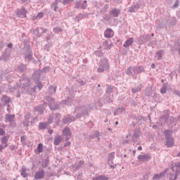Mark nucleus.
<instances>
[{
	"label": "nucleus",
	"instance_id": "29",
	"mask_svg": "<svg viewBox=\"0 0 180 180\" xmlns=\"http://www.w3.org/2000/svg\"><path fill=\"white\" fill-rule=\"evenodd\" d=\"M44 176V171L41 170V171L37 172L34 174V179H37V180L41 179V178H43Z\"/></svg>",
	"mask_w": 180,
	"mask_h": 180
},
{
	"label": "nucleus",
	"instance_id": "13",
	"mask_svg": "<svg viewBox=\"0 0 180 180\" xmlns=\"http://www.w3.org/2000/svg\"><path fill=\"white\" fill-rule=\"evenodd\" d=\"M169 169L166 168L163 172L160 174H155L153 178V180H160L162 178H165V175Z\"/></svg>",
	"mask_w": 180,
	"mask_h": 180
},
{
	"label": "nucleus",
	"instance_id": "2",
	"mask_svg": "<svg viewBox=\"0 0 180 180\" xmlns=\"http://www.w3.org/2000/svg\"><path fill=\"white\" fill-rule=\"evenodd\" d=\"M89 108L84 105H79L75 108L74 115L76 114V119H81L82 116H88L89 115Z\"/></svg>",
	"mask_w": 180,
	"mask_h": 180
},
{
	"label": "nucleus",
	"instance_id": "24",
	"mask_svg": "<svg viewBox=\"0 0 180 180\" xmlns=\"http://www.w3.org/2000/svg\"><path fill=\"white\" fill-rule=\"evenodd\" d=\"M113 34V30H112L111 29L106 30L104 32V36L106 39H111Z\"/></svg>",
	"mask_w": 180,
	"mask_h": 180
},
{
	"label": "nucleus",
	"instance_id": "60",
	"mask_svg": "<svg viewBox=\"0 0 180 180\" xmlns=\"http://www.w3.org/2000/svg\"><path fill=\"white\" fill-rule=\"evenodd\" d=\"M161 94H167V88L165 87H162L160 89Z\"/></svg>",
	"mask_w": 180,
	"mask_h": 180
},
{
	"label": "nucleus",
	"instance_id": "52",
	"mask_svg": "<svg viewBox=\"0 0 180 180\" xmlns=\"http://www.w3.org/2000/svg\"><path fill=\"white\" fill-rule=\"evenodd\" d=\"M21 175L23 176V178H27V174L26 173V169H22L21 170Z\"/></svg>",
	"mask_w": 180,
	"mask_h": 180
},
{
	"label": "nucleus",
	"instance_id": "49",
	"mask_svg": "<svg viewBox=\"0 0 180 180\" xmlns=\"http://www.w3.org/2000/svg\"><path fill=\"white\" fill-rule=\"evenodd\" d=\"M116 110L118 114L122 113V112H126V109H124V107H119Z\"/></svg>",
	"mask_w": 180,
	"mask_h": 180
},
{
	"label": "nucleus",
	"instance_id": "28",
	"mask_svg": "<svg viewBox=\"0 0 180 180\" xmlns=\"http://www.w3.org/2000/svg\"><path fill=\"white\" fill-rule=\"evenodd\" d=\"M140 9V6L139 4H134V6L129 7L128 12H130V13H133L134 12H137Z\"/></svg>",
	"mask_w": 180,
	"mask_h": 180
},
{
	"label": "nucleus",
	"instance_id": "27",
	"mask_svg": "<svg viewBox=\"0 0 180 180\" xmlns=\"http://www.w3.org/2000/svg\"><path fill=\"white\" fill-rule=\"evenodd\" d=\"M140 40H142L141 43H146V41H150V40H151V36L148 34L141 35L140 37Z\"/></svg>",
	"mask_w": 180,
	"mask_h": 180
},
{
	"label": "nucleus",
	"instance_id": "25",
	"mask_svg": "<svg viewBox=\"0 0 180 180\" xmlns=\"http://www.w3.org/2000/svg\"><path fill=\"white\" fill-rule=\"evenodd\" d=\"M18 72H26L27 71V67L25 65L20 64L17 68Z\"/></svg>",
	"mask_w": 180,
	"mask_h": 180
},
{
	"label": "nucleus",
	"instance_id": "34",
	"mask_svg": "<svg viewBox=\"0 0 180 180\" xmlns=\"http://www.w3.org/2000/svg\"><path fill=\"white\" fill-rule=\"evenodd\" d=\"M1 102H4L5 105H8V103L11 102V98H9L8 96H3L1 98Z\"/></svg>",
	"mask_w": 180,
	"mask_h": 180
},
{
	"label": "nucleus",
	"instance_id": "37",
	"mask_svg": "<svg viewBox=\"0 0 180 180\" xmlns=\"http://www.w3.org/2000/svg\"><path fill=\"white\" fill-rule=\"evenodd\" d=\"M61 140H63V138H61V136H60L55 137L54 141H53L54 146H58V144L61 143Z\"/></svg>",
	"mask_w": 180,
	"mask_h": 180
},
{
	"label": "nucleus",
	"instance_id": "5",
	"mask_svg": "<svg viewBox=\"0 0 180 180\" xmlns=\"http://www.w3.org/2000/svg\"><path fill=\"white\" fill-rule=\"evenodd\" d=\"M31 81L30 78L26 77L25 75H22V77L20 79V88L22 89H25L27 88V86H30Z\"/></svg>",
	"mask_w": 180,
	"mask_h": 180
},
{
	"label": "nucleus",
	"instance_id": "15",
	"mask_svg": "<svg viewBox=\"0 0 180 180\" xmlns=\"http://www.w3.org/2000/svg\"><path fill=\"white\" fill-rule=\"evenodd\" d=\"M62 122L63 124L71 123V122H75V117L66 115L63 118Z\"/></svg>",
	"mask_w": 180,
	"mask_h": 180
},
{
	"label": "nucleus",
	"instance_id": "45",
	"mask_svg": "<svg viewBox=\"0 0 180 180\" xmlns=\"http://www.w3.org/2000/svg\"><path fill=\"white\" fill-rule=\"evenodd\" d=\"M114 158H115V152L110 153L108 155V162H110V161H113Z\"/></svg>",
	"mask_w": 180,
	"mask_h": 180
},
{
	"label": "nucleus",
	"instance_id": "8",
	"mask_svg": "<svg viewBox=\"0 0 180 180\" xmlns=\"http://www.w3.org/2000/svg\"><path fill=\"white\" fill-rule=\"evenodd\" d=\"M24 58L25 61H32L33 60V51L30 49L27 48L25 49Z\"/></svg>",
	"mask_w": 180,
	"mask_h": 180
},
{
	"label": "nucleus",
	"instance_id": "9",
	"mask_svg": "<svg viewBox=\"0 0 180 180\" xmlns=\"http://www.w3.org/2000/svg\"><path fill=\"white\" fill-rule=\"evenodd\" d=\"M60 119H61V114L60 113L55 114V116L50 115L48 118V123L51 124L54 120L56 122V123H60V122H61Z\"/></svg>",
	"mask_w": 180,
	"mask_h": 180
},
{
	"label": "nucleus",
	"instance_id": "18",
	"mask_svg": "<svg viewBox=\"0 0 180 180\" xmlns=\"http://www.w3.org/2000/svg\"><path fill=\"white\" fill-rule=\"evenodd\" d=\"M172 133H173L172 130H169V129L164 130L163 134H165V140L174 139V137H172Z\"/></svg>",
	"mask_w": 180,
	"mask_h": 180
},
{
	"label": "nucleus",
	"instance_id": "1",
	"mask_svg": "<svg viewBox=\"0 0 180 180\" xmlns=\"http://www.w3.org/2000/svg\"><path fill=\"white\" fill-rule=\"evenodd\" d=\"M145 71L146 70L143 66H130L127 69L126 74L129 77H132L133 79H137V75L141 74V72H145Z\"/></svg>",
	"mask_w": 180,
	"mask_h": 180
},
{
	"label": "nucleus",
	"instance_id": "17",
	"mask_svg": "<svg viewBox=\"0 0 180 180\" xmlns=\"http://www.w3.org/2000/svg\"><path fill=\"white\" fill-rule=\"evenodd\" d=\"M63 136H65L66 140H70L71 139V129L69 127H65L63 131Z\"/></svg>",
	"mask_w": 180,
	"mask_h": 180
},
{
	"label": "nucleus",
	"instance_id": "3",
	"mask_svg": "<svg viewBox=\"0 0 180 180\" xmlns=\"http://www.w3.org/2000/svg\"><path fill=\"white\" fill-rule=\"evenodd\" d=\"M170 169H172V172H174V174L172 173L169 174V179L170 180L178 179V176H179L180 173V162L172 163V165L170 167Z\"/></svg>",
	"mask_w": 180,
	"mask_h": 180
},
{
	"label": "nucleus",
	"instance_id": "55",
	"mask_svg": "<svg viewBox=\"0 0 180 180\" xmlns=\"http://www.w3.org/2000/svg\"><path fill=\"white\" fill-rule=\"evenodd\" d=\"M71 2H74V0H63V1H62V4H63V5H67V4H71Z\"/></svg>",
	"mask_w": 180,
	"mask_h": 180
},
{
	"label": "nucleus",
	"instance_id": "50",
	"mask_svg": "<svg viewBox=\"0 0 180 180\" xmlns=\"http://www.w3.org/2000/svg\"><path fill=\"white\" fill-rule=\"evenodd\" d=\"M53 32L54 33H60V32H63V28L60 27H56L53 28Z\"/></svg>",
	"mask_w": 180,
	"mask_h": 180
},
{
	"label": "nucleus",
	"instance_id": "46",
	"mask_svg": "<svg viewBox=\"0 0 180 180\" xmlns=\"http://www.w3.org/2000/svg\"><path fill=\"white\" fill-rule=\"evenodd\" d=\"M37 152L39 153V154H40V153H43V143L38 144Z\"/></svg>",
	"mask_w": 180,
	"mask_h": 180
},
{
	"label": "nucleus",
	"instance_id": "64",
	"mask_svg": "<svg viewBox=\"0 0 180 180\" xmlns=\"http://www.w3.org/2000/svg\"><path fill=\"white\" fill-rule=\"evenodd\" d=\"M72 91L70 92V98H74V92H77V91L71 90Z\"/></svg>",
	"mask_w": 180,
	"mask_h": 180
},
{
	"label": "nucleus",
	"instance_id": "44",
	"mask_svg": "<svg viewBox=\"0 0 180 180\" xmlns=\"http://www.w3.org/2000/svg\"><path fill=\"white\" fill-rule=\"evenodd\" d=\"M104 102L105 103H110L111 101H110V96H109V94H105L104 96Z\"/></svg>",
	"mask_w": 180,
	"mask_h": 180
},
{
	"label": "nucleus",
	"instance_id": "6",
	"mask_svg": "<svg viewBox=\"0 0 180 180\" xmlns=\"http://www.w3.org/2000/svg\"><path fill=\"white\" fill-rule=\"evenodd\" d=\"M46 102L49 103V106L51 110H57V109H58V105L56 103L54 98L50 96H46Z\"/></svg>",
	"mask_w": 180,
	"mask_h": 180
},
{
	"label": "nucleus",
	"instance_id": "35",
	"mask_svg": "<svg viewBox=\"0 0 180 180\" xmlns=\"http://www.w3.org/2000/svg\"><path fill=\"white\" fill-rule=\"evenodd\" d=\"M147 120V117H143V116H138L137 117V123H139V124H143L144 122Z\"/></svg>",
	"mask_w": 180,
	"mask_h": 180
},
{
	"label": "nucleus",
	"instance_id": "31",
	"mask_svg": "<svg viewBox=\"0 0 180 180\" xmlns=\"http://www.w3.org/2000/svg\"><path fill=\"white\" fill-rule=\"evenodd\" d=\"M60 2H61V1L60 0H56L55 1V2H53L51 4V8L53 9V11H55V12L57 11V9H58V4H60Z\"/></svg>",
	"mask_w": 180,
	"mask_h": 180
},
{
	"label": "nucleus",
	"instance_id": "21",
	"mask_svg": "<svg viewBox=\"0 0 180 180\" xmlns=\"http://www.w3.org/2000/svg\"><path fill=\"white\" fill-rule=\"evenodd\" d=\"M133 43H134V39H133V37L129 38L127 41H125L124 44H123V47L128 49V47H130Z\"/></svg>",
	"mask_w": 180,
	"mask_h": 180
},
{
	"label": "nucleus",
	"instance_id": "38",
	"mask_svg": "<svg viewBox=\"0 0 180 180\" xmlns=\"http://www.w3.org/2000/svg\"><path fill=\"white\" fill-rule=\"evenodd\" d=\"M86 16V15L85 14L80 13L75 18V21L78 22V20L84 19Z\"/></svg>",
	"mask_w": 180,
	"mask_h": 180
},
{
	"label": "nucleus",
	"instance_id": "58",
	"mask_svg": "<svg viewBox=\"0 0 180 180\" xmlns=\"http://www.w3.org/2000/svg\"><path fill=\"white\" fill-rule=\"evenodd\" d=\"M80 6H81V1H76L75 8L76 9H78V8H79Z\"/></svg>",
	"mask_w": 180,
	"mask_h": 180
},
{
	"label": "nucleus",
	"instance_id": "47",
	"mask_svg": "<svg viewBox=\"0 0 180 180\" xmlns=\"http://www.w3.org/2000/svg\"><path fill=\"white\" fill-rule=\"evenodd\" d=\"M42 167L44 168H47L49 167V159L46 158L42 162Z\"/></svg>",
	"mask_w": 180,
	"mask_h": 180
},
{
	"label": "nucleus",
	"instance_id": "40",
	"mask_svg": "<svg viewBox=\"0 0 180 180\" xmlns=\"http://www.w3.org/2000/svg\"><path fill=\"white\" fill-rule=\"evenodd\" d=\"M164 53V51L160 50L155 53L156 56H158V60L162 59V54Z\"/></svg>",
	"mask_w": 180,
	"mask_h": 180
},
{
	"label": "nucleus",
	"instance_id": "10",
	"mask_svg": "<svg viewBox=\"0 0 180 180\" xmlns=\"http://www.w3.org/2000/svg\"><path fill=\"white\" fill-rule=\"evenodd\" d=\"M15 13L18 18L25 19V18H26V13H27V10H26V8L22 6L20 8V9H18Z\"/></svg>",
	"mask_w": 180,
	"mask_h": 180
},
{
	"label": "nucleus",
	"instance_id": "20",
	"mask_svg": "<svg viewBox=\"0 0 180 180\" xmlns=\"http://www.w3.org/2000/svg\"><path fill=\"white\" fill-rule=\"evenodd\" d=\"M165 146L166 147H167V148H171V147H174V146H175V141H174V138H171L170 139H166Z\"/></svg>",
	"mask_w": 180,
	"mask_h": 180
},
{
	"label": "nucleus",
	"instance_id": "51",
	"mask_svg": "<svg viewBox=\"0 0 180 180\" xmlns=\"http://www.w3.org/2000/svg\"><path fill=\"white\" fill-rule=\"evenodd\" d=\"M146 96H151L153 95V91L150 89H146Z\"/></svg>",
	"mask_w": 180,
	"mask_h": 180
},
{
	"label": "nucleus",
	"instance_id": "32",
	"mask_svg": "<svg viewBox=\"0 0 180 180\" xmlns=\"http://www.w3.org/2000/svg\"><path fill=\"white\" fill-rule=\"evenodd\" d=\"M93 180H109L108 175H100L93 178Z\"/></svg>",
	"mask_w": 180,
	"mask_h": 180
},
{
	"label": "nucleus",
	"instance_id": "57",
	"mask_svg": "<svg viewBox=\"0 0 180 180\" xmlns=\"http://www.w3.org/2000/svg\"><path fill=\"white\" fill-rule=\"evenodd\" d=\"M78 84H79L80 86H84V85L86 84V82L83 80H79Z\"/></svg>",
	"mask_w": 180,
	"mask_h": 180
},
{
	"label": "nucleus",
	"instance_id": "7",
	"mask_svg": "<svg viewBox=\"0 0 180 180\" xmlns=\"http://www.w3.org/2000/svg\"><path fill=\"white\" fill-rule=\"evenodd\" d=\"M167 23L169 25V26H172L176 23V20L174 18H170L169 20H164L159 24L158 27H160V29H162V27L167 26Z\"/></svg>",
	"mask_w": 180,
	"mask_h": 180
},
{
	"label": "nucleus",
	"instance_id": "48",
	"mask_svg": "<svg viewBox=\"0 0 180 180\" xmlns=\"http://www.w3.org/2000/svg\"><path fill=\"white\" fill-rule=\"evenodd\" d=\"M37 84V87L39 91H41V88H43V84H41V82L40 80L35 82Z\"/></svg>",
	"mask_w": 180,
	"mask_h": 180
},
{
	"label": "nucleus",
	"instance_id": "59",
	"mask_svg": "<svg viewBox=\"0 0 180 180\" xmlns=\"http://www.w3.org/2000/svg\"><path fill=\"white\" fill-rule=\"evenodd\" d=\"M81 167H82V161H79V163L77 165H76L75 169H79L81 168Z\"/></svg>",
	"mask_w": 180,
	"mask_h": 180
},
{
	"label": "nucleus",
	"instance_id": "41",
	"mask_svg": "<svg viewBox=\"0 0 180 180\" xmlns=\"http://www.w3.org/2000/svg\"><path fill=\"white\" fill-rule=\"evenodd\" d=\"M141 88H143V86L141 84H140L136 88L132 89H131L132 94H136V92H139V91H141Z\"/></svg>",
	"mask_w": 180,
	"mask_h": 180
},
{
	"label": "nucleus",
	"instance_id": "30",
	"mask_svg": "<svg viewBox=\"0 0 180 180\" xmlns=\"http://www.w3.org/2000/svg\"><path fill=\"white\" fill-rule=\"evenodd\" d=\"M39 28H36V29H32L30 30L31 33H32V34H36L37 37H41V36H43V33L39 32Z\"/></svg>",
	"mask_w": 180,
	"mask_h": 180
},
{
	"label": "nucleus",
	"instance_id": "26",
	"mask_svg": "<svg viewBox=\"0 0 180 180\" xmlns=\"http://www.w3.org/2000/svg\"><path fill=\"white\" fill-rule=\"evenodd\" d=\"M1 144L5 145V147H8V141H9V135L4 136L1 139Z\"/></svg>",
	"mask_w": 180,
	"mask_h": 180
},
{
	"label": "nucleus",
	"instance_id": "11",
	"mask_svg": "<svg viewBox=\"0 0 180 180\" xmlns=\"http://www.w3.org/2000/svg\"><path fill=\"white\" fill-rule=\"evenodd\" d=\"M141 134V128H136L134 131L133 136H132V143H136L139 139H140V136Z\"/></svg>",
	"mask_w": 180,
	"mask_h": 180
},
{
	"label": "nucleus",
	"instance_id": "54",
	"mask_svg": "<svg viewBox=\"0 0 180 180\" xmlns=\"http://www.w3.org/2000/svg\"><path fill=\"white\" fill-rule=\"evenodd\" d=\"M42 73L44 72V73H47L49 72V71H50V67L49 66H46V67H44L43 69H42Z\"/></svg>",
	"mask_w": 180,
	"mask_h": 180
},
{
	"label": "nucleus",
	"instance_id": "4",
	"mask_svg": "<svg viewBox=\"0 0 180 180\" xmlns=\"http://www.w3.org/2000/svg\"><path fill=\"white\" fill-rule=\"evenodd\" d=\"M110 65H109V60L106 58H103L99 63V66L97 69L98 72H105L109 71Z\"/></svg>",
	"mask_w": 180,
	"mask_h": 180
},
{
	"label": "nucleus",
	"instance_id": "14",
	"mask_svg": "<svg viewBox=\"0 0 180 180\" xmlns=\"http://www.w3.org/2000/svg\"><path fill=\"white\" fill-rule=\"evenodd\" d=\"M41 70H34V72L32 74V78L35 82L40 81V77L41 76Z\"/></svg>",
	"mask_w": 180,
	"mask_h": 180
},
{
	"label": "nucleus",
	"instance_id": "12",
	"mask_svg": "<svg viewBox=\"0 0 180 180\" xmlns=\"http://www.w3.org/2000/svg\"><path fill=\"white\" fill-rule=\"evenodd\" d=\"M5 119L6 122H9L11 127H15V122H13L15 120V115L6 114Z\"/></svg>",
	"mask_w": 180,
	"mask_h": 180
},
{
	"label": "nucleus",
	"instance_id": "39",
	"mask_svg": "<svg viewBox=\"0 0 180 180\" xmlns=\"http://www.w3.org/2000/svg\"><path fill=\"white\" fill-rule=\"evenodd\" d=\"M35 110L37 112H39V115H43L44 113V109H43V107L41 105H38L35 108Z\"/></svg>",
	"mask_w": 180,
	"mask_h": 180
},
{
	"label": "nucleus",
	"instance_id": "61",
	"mask_svg": "<svg viewBox=\"0 0 180 180\" xmlns=\"http://www.w3.org/2000/svg\"><path fill=\"white\" fill-rule=\"evenodd\" d=\"M0 136H5V130L2 128H0Z\"/></svg>",
	"mask_w": 180,
	"mask_h": 180
},
{
	"label": "nucleus",
	"instance_id": "63",
	"mask_svg": "<svg viewBox=\"0 0 180 180\" xmlns=\"http://www.w3.org/2000/svg\"><path fill=\"white\" fill-rule=\"evenodd\" d=\"M176 120V119L175 117H171L169 118L170 123H174V122H175Z\"/></svg>",
	"mask_w": 180,
	"mask_h": 180
},
{
	"label": "nucleus",
	"instance_id": "36",
	"mask_svg": "<svg viewBox=\"0 0 180 180\" xmlns=\"http://www.w3.org/2000/svg\"><path fill=\"white\" fill-rule=\"evenodd\" d=\"M48 124L49 123H46V122H39V129H40V130H44L47 129Z\"/></svg>",
	"mask_w": 180,
	"mask_h": 180
},
{
	"label": "nucleus",
	"instance_id": "33",
	"mask_svg": "<svg viewBox=\"0 0 180 180\" xmlns=\"http://www.w3.org/2000/svg\"><path fill=\"white\" fill-rule=\"evenodd\" d=\"M57 89V87H56L55 86H50L49 89H48V94L49 95H53L54 94H56V91Z\"/></svg>",
	"mask_w": 180,
	"mask_h": 180
},
{
	"label": "nucleus",
	"instance_id": "56",
	"mask_svg": "<svg viewBox=\"0 0 180 180\" xmlns=\"http://www.w3.org/2000/svg\"><path fill=\"white\" fill-rule=\"evenodd\" d=\"M20 141L22 143V144H25V143H26V136H22L20 137Z\"/></svg>",
	"mask_w": 180,
	"mask_h": 180
},
{
	"label": "nucleus",
	"instance_id": "53",
	"mask_svg": "<svg viewBox=\"0 0 180 180\" xmlns=\"http://www.w3.org/2000/svg\"><path fill=\"white\" fill-rule=\"evenodd\" d=\"M112 19V15L105 14L104 20H110Z\"/></svg>",
	"mask_w": 180,
	"mask_h": 180
},
{
	"label": "nucleus",
	"instance_id": "42",
	"mask_svg": "<svg viewBox=\"0 0 180 180\" xmlns=\"http://www.w3.org/2000/svg\"><path fill=\"white\" fill-rule=\"evenodd\" d=\"M106 94L109 95V94H112L113 92V86L111 85H107Z\"/></svg>",
	"mask_w": 180,
	"mask_h": 180
},
{
	"label": "nucleus",
	"instance_id": "19",
	"mask_svg": "<svg viewBox=\"0 0 180 180\" xmlns=\"http://www.w3.org/2000/svg\"><path fill=\"white\" fill-rule=\"evenodd\" d=\"M150 158L151 155L150 154L139 155L138 156L139 161H148Z\"/></svg>",
	"mask_w": 180,
	"mask_h": 180
},
{
	"label": "nucleus",
	"instance_id": "43",
	"mask_svg": "<svg viewBox=\"0 0 180 180\" xmlns=\"http://www.w3.org/2000/svg\"><path fill=\"white\" fill-rule=\"evenodd\" d=\"M103 46L105 49H110V44H109V41L106 40L103 42Z\"/></svg>",
	"mask_w": 180,
	"mask_h": 180
},
{
	"label": "nucleus",
	"instance_id": "16",
	"mask_svg": "<svg viewBox=\"0 0 180 180\" xmlns=\"http://www.w3.org/2000/svg\"><path fill=\"white\" fill-rule=\"evenodd\" d=\"M9 57H11V50L6 49L4 50L1 58L4 61H8V60H9Z\"/></svg>",
	"mask_w": 180,
	"mask_h": 180
},
{
	"label": "nucleus",
	"instance_id": "62",
	"mask_svg": "<svg viewBox=\"0 0 180 180\" xmlns=\"http://www.w3.org/2000/svg\"><path fill=\"white\" fill-rule=\"evenodd\" d=\"M87 7H88L87 4H85L84 3L81 4L82 9H86Z\"/></svg>",
	"mask_w": 180,
	"mask_h": 180
},
{
	"label": "nucleus",
	"instance_id": "22",
	"mask_svg": "<svg viewBox=\"0 0 180 180\" xmlns=\"http://www.w3.org/2000/svg\"><path fill=\"white\" fill-rule=\"evenodd\" d=\"M110 13L112 18H119V15H120V9L113 8Z\"/></svg>",
	"mask_w": 180,
	"mask_h": 180
},
{
	"label": "nucleus",
	"instance_id": "23",
	"mask_svg": "<svg viewBox=\"0 0 180 180\" xmlns=\"http://www.w3.org/2000/svg\"><path fill=\"white\" fill-rule=\"evenodd\" d=\"M30 123H32V118L30 117V115H27L25 116V120L23 122L24 126H30Z\"/></svg>",
	"mask_w": 180,
	"mask_h": 180
}]
</instances>
